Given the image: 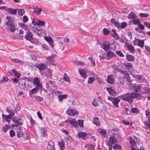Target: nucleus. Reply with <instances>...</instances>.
I'll return each mask as SVG.
<instances>
[{
	"label": "nucleus",
	"instance_id": "18",
	"mask_svg": "<svg viewBox=\"0 0 150 150\" xmlns=\"http://www.w3.org/2000/svg\"><path fill=\"white\" fill-rule=\"evenodd\" d=\"M25 38L27 40H29L30 41H32L33 40V37L32 36L31 33L29 32L27 33Z\"/></svg>",
	"mask_w": 150,
	"mask_h": 150
},
{
	"label": "nucleus",
	"instance_id": "2",
	"mask_svg": "<svg viewBox=\"0 0 150 150\" xmlns=\"http://www.w3.org/2000/svg\"><path fill=\"white\" fill-rule=\"evenodd\" d=\"M133 43L134 45H137L143 48L144 45V41L143 40H140L135 38V40L133 41Z\"/></svg>",
	"mask_w": 150,
	"mask_h": 150
},
{
	"label": "nucleus",
	"instance_id": "26",
	"mask_svg": "<svg viewBox=\"0 0 150 150\" xmlns=\"http://www.w3.org/2000/svg\"><path fill=\"white\" fill-rule=\"evenodd\" d=\"M67 97V94L60 95L58 96V100L59 101L62 102L63 99L66 98Z\"/></svg>",
	"mask_w": 150,
	"mask_h": 150
},
{
	"label": "nucleus",
	"instance_id": "63",
	"mask_svg": "<svg viewBox=\"0 0 150 150\" xmlns=\"http://www.w3.org/2000/svg\"><path fill=\"white\" fill-rule=\"evenodd\" d=\"M88 59L91 61L93 65H95V60L92 57H90Z\"/></svg>",
	"mask_w": 150,
	"mask_h": 150
},
{
	"label": "nucleus",
	"instance_id": "31",
	"mask_svg": "<svg viewBox=\"0 0 150 150\" xmlns=\"http://www.w3.org/2000/svg\"><path fill=\"white\" fill-rule=\"evenodd\" d=\"M11 60L13 62L15 63H16L18 64H24V62L21 61L19 59H12L11 58Z\"/></svg>",
	"mask_w": 150,
	"mask_h": 150
},
{
	"label": "nucleus",
	"instance_id": "54",
	"mask_svg": "<svg viewBox=\"0 0 150 150\" xmlns=\"http://www.w3.org/2000/svg\"><path fill=\"white\" fill-rule=\"evenodd\" d=\"M45 23V22L44 21L39 20L38 21V22L37 23V25L38 26H43L44 25Z\"/></svg>",
	"mask_w": 150,
	"mask_h": 150
},
{
	"label": "nucleus",
	"instance_id": "22",
	"mask_svg": "<svg viewBox=\"0 0 150 150\" xmlns=\"http://www.w3.org/2000/svg\"><path fill=\"white\" fill-rule=\"evenodd\" d=\"M130 143L131 145V149L133 150V149H135L137 145L135 141L132 139L130 140Z\"/></svg>",
	"mask_w": 150,
	"mask_h": 150
},
{
	"label": "nucleus",
	"instance_id": "7",
	"mask_svg": "<svg viewBox=\"0 0 150 150\" xmlns=\"http://www.w3.org/2000/svg\"><path fill=\"white\" fill-rule=\"evenodd\" d=\"M78 111L74 109H68L67 110L66 114L69 115L74 116L75 114H78Z\"/></svg>",
	"mask_w": 150,
	"mask_h": 150
},
{
	"label": "nucleus",
	"instance_id": "60",
	"mask_svg": "<svg viewBox=\"0 0 150 150\" xmlns=\"http://www.w3.org/2000/svg\"><path fill=\"white\" fill-rule=\"evenodd\" d=\"M11 81L13 83H19L18 80L16 78H14L11 79Z\"/></svg>",
	"mask_w": 150,
	"mask_h": 150
},
{
	"label": "nucleus",
	"instance_id": "62",
	"mask_svg": "<svg viewBox=\"0 0 150 150\" xmlns=\"http://www.w3.org/2000/svg\"><path fill=\"white\" fill-rule=\"evenodd\" d=\"M25 13L24 10H18V14L19 15L22 16Z\"/></svg>",
	"mask_w": 150,
	"mask_h": 150
},
{
	"label": "nucleus",
	"instance_id": "58",
	"mask_svg": "<svg viewBox=\"0 0 150 150\" xmlns=\"http://www.w3.org/2000/svg\"><path fill=\"white\" fill-rule=\"evenodd\" d=\"M17 134L18 137L19 138H20L23 135V132L21 131H17Z\"/></svg>",
	"mask_w": 150,
	"mask_h": 150
},
{
	"label": "nucleus",
	"instance_id": "25",
	"mask_svg": "<svg viewBox=\"0 0 150 150\" xmlns=\"http://www.w3.org/2000/svg\"><path fill=\"white\" fill-rule=\"evenodd\" d=\"M87 134L86 132H80L78 134V136L80 138L84 139L86 136Z\"/></svg>",
	"mask_w": 150,
	"mask_h": 150
},
{
	"label": "nucleus",
	"instance_id": "11",
	"mask_svg": "<svg viewBox=\"0 0 150 150\" xmlns=\"http://www.w3.org/2000/svg\"><path fill=\"white\" fill-rule=\"evenodd\" d=\"M131 89L133 92H138L140 91L141 87L139 85L134 86L132 87Z\"/></svg>",
	"mask_w": 150,
	"mask_h": 150
},
{
	"label": "nucleus",
	"instance_id": "23",
	"mask_svg": "<svg viewBox=\"0 0 150 150\" xmlns=\"http://www.w3.org/2000/svg\"><path fill=\"white\" fill-rule=\"evenodd\" d=\"M58 144L60 149L62 150H63L64 147V140L62 139L60 141L58 142Z\"/></svg>",
	"mask_w": 150,
	"mask_h": 150
},
{
	"label": "nucleus",
	"instance_id": "50",
	"mask_svg": "<svg viewBox=\"0 0 150 150\" xmlns=\"http://www.w3.org/2000/svg\"><path fill=\"white\" fill-rule=\"evenodd\" d=\"M20 125L17 124H15L13 125H12V126L14 127H16V129L18 130H21L22 129V127L21 126L19 125Z\"/></svg>",
	"mask_w": 150,
	"mask_h": 150
},
{
	"label": "nucleus",
	"instance_id": "53",
	"mask_svg": "<svg viewBox=\"0 0 150 150\" xmlns=\"http://www.w3.org/2000/svg\"><path fill=\"white\" fill-rule=\"evenodd\" d=\"M78 122L79 125L80 127H82L83 126V120H78Z\"/></svg>",
	"mask_w": 150,
	"mask_h": 150
},
{
	"label": "nucleus",
	"instance_id": "51",
	"mask_svg": "<svg viewBox=\"0 0 150 150\" xmlns=\"http://www.w3.org/2000/svg\"><path fill=\"white\" fill-rule=\"evenodd\" d=\"M10 136L11 137H13L15 135V133L13 130H11L9 131Z\"/></svg>",
	"mask_w": 150,
	"mask_h": 150
},
{
	"label": "nucleus",
	"instance_id": "21",
	"mask_svg": "<svg viewBox=\"0 0 150 150\" xmlns=\"http://www.w3.org/2000/svg\"><path fill=\"white\" fill-rule=\"evenodd\" d=\"M110 21L112 24H113L118 28H120V24L118 22L116 21L114 18H112Z\"/></svg>",
	"mask_w": 150,
	"mask_h": 150
},
{
	"label": "nucleus",
	"instance_id": "36",
	"mask_svg": "<svg viewBox=\"0 0 150 150\" xmlns=\"http://www.w3.org/2000/svg\"><path fill=\"white\" fill-rule=\"evenodd\" d=\"M98 131L100 133L103 137H105L107 133V132L105 130L102 129H99L98 130Z\"/></svg>",
	"mask_w": 150,
	"mask_h": 150
},
{
	"label": "nucleus",
	"instance_id": "52",
	"mask_svg": "<svg viewBox=\"0 0 150 150\" xmlns=\"http://www.w3.org/2000/svg\"><path fill=\"white\" fill-rule=\"evenodd\" d=\"M113 148L114 149H121V146L120 145L115 144L113 146Z\"/></svg>",
	"mask_w": 150,
	"mask_h": 150
},
{
	"label": "nucleus",
	"instance_id": "61",
	"mask_svg": "<svg viewBox=\"0 0 150 150\" xmlns=\"http://www.w3.org/2000/svg\"><path fill=\"white\" fill-rule=\"evenodd\" d=\"M28 18L27 16L24 15L23 16V22H24V23H26L28 21Z\"/></svg>",
	"mask_w": 150,
	"mask_h": 150
},
{
	"label": "nucleus",
	"instance_id": "14",
	"mask_svg": "<svg viewBox=\"0 0 150 150\" xmlns=\"http://www.w3.org/2000/svg\"><path fill=\"white\" fill-rule=\"evenodd\" d=\"M79 71L81 76L83 78L86 79V78L87 76L85 70L83 69H79Z\"/></svg>",
	"mask_w": 150,
	"mask_h": 150
},
{
	"label": "nucleus",
	"instance_id": "15",
	"mask_svg": "<svg viewBox=\"0 0 150 150\" xmlns=\"http://www.w3.org/2000/svg\"><path fill=\"white\" fill-rule=\"evenodd\" d=\"M6 111L9 113L8 115H9L10 116L12 117L15 115V112L13 110L10 109L8 107H7L6 110Z\"/></svg>",
	"mask_w": 150,
	"mask_h": 150
},
{
	"label": "nucleus",
	"instance_id": "30",
	"mask_svg": "<svg viewBox=\"0 0 150 150\" xmlns=\"http://www.w3.org/2000/svg\"><path fill=\"white\" fill-rule=\"evenodd\" d=\"M120 100L117 99L116 98H115L113 99V100L112 101V103L114 105H115L116 107H118L119 106L118 104L120 102Z\"/></svg>",
	"mask_w": 150,
	"mask_h": 150
},
{
	"label": "nucleus",
	"instance_id": "59",
	"mask_svg": "<svg viewBox=\"0 0 150 150\" xmlns=\"http://www.w3.org/2000/svg\"><path fill=\"white\" fill-rule=\"evenodd\" d=\"M43 50H47L49 49V47L46 44H43L42 46Z\"/></svg>",
	"mask_w": 150,
	"mask_h": 150
},
{
	"label": "nucleus",
	"instance_id": "55",
	"mask_svg": "<svg viewBox=\"0 0 150 150\" xmlns=\"http://www.w3.org/2000/svg\"><path fill=\"white\" fill-rule=\"evenodd\" d=\"M18 84L19 85L20 88L21 89H24L25 86V82H23V83L21 84H19V83Z\"/></svg>",
	"mask_w": 150,
	"mask_h": 150
},
{
	"label": "nucleus",
	"instance_id": "20",
	"mask_svg": "<svg viewBox=\"0 0 150 150\" xmlns=\"http://www.w3.org/2000/svg\"><path fill=\"white\" fill-rule=\"evenodd\" d=\"M70 123L74 127H76L78 126V124L77 122L74 119H72L70 120L69 121Z\"/></svg>",
	"mask_w": 150,
	"mask_h": 150
},
{
	"label": "nucleus",
	"instance_id": "42",
	"mask_svg": "<svg viewBox=\"0 0 150 150\" xmlns=\"http://www.w3.org/2000/svg\"><path fill=\"white\" fill-rule=\"evenodd\" d=\"M93 123L96 125H98L99 124V119L98 117H96L94 118L93 121Z\"/></svg>",
	"mask_w": 150,
	"mask_h": 150
},
{
	"label": "nucleus",
	"instance_id": "43",
	"mask_svg": "<svg viewBox=\"0 0 150 150\" xmlns=\"http://www.w3.org/2000/svg\"><path fill=\"white\" fill-rule=\"evenodd\" d=\"M45 40L49 43H52L53 42V39L50 37H46L44 38Z\"/></svg>",
	"mask_w": 150,
	"mask_h": 150
},
{
	"label": "nucleus",
	"instance_id": "1",
	"mask_svg": "<svg viewBox=\"0 0 150 150\" xmlns=\"http://www.w3.org/2000/svg\"><path fill=\"white\" fill-rule=\"evenodd\" d=\"M138 93H129L120 96L122 100L131 103L133 102V99L138 98L139 96Z\"/></svg>",
	"mask_w": 150,
	"mask_h": 150
},
{
	"label": "nucleus",
	"instance_id": "37",
	"mask_svg": "<svg viewBox=\"0 0 150 150\" xmlns=\"http://www.w3.org/2000/svg\"><path fill=\"white\" fill-rule=\"evenodd\" d=\"M132 21L133 24L135 25H138L140 23V21L138 19L134 18L132 21Z\"/></svg>",
	"mask_w": 150,
	"mask_h": 150
},
{
	"label": "nucleus",
	"instance_id": "34",
	"mask_svg": "<svg viewBox=\"0 0 150 150\" xmlns=\"http://www.w3.org/2000/svg\"><path fill=\"white\" fill-rule=\"evenodd\" d=\"M65 140L67 144H70L72 141V139L71 137L69 136L65 138Z\"/></svg>",
	"mask_w": 150,
	"mask_h": 150
},
{
	"label": "nucleus",
	"instance_id": "16",
	"mask_svg": "<svg viewBox=\"0 0 150 150\" xmlns=\"http://www.w3.org/2000/svg\"><path fill=\"white\" fill-rule=\"evenodd\" d=\"M114 80L113 76L110 75L107 77V82L110 84H112L114 82Z\"/></svg>",
	"mask_w": 150,
	"mask_h": 150
},
{
	"label": "nucleus",
	"instance_id": "35",
	"mask_svg": "<svg viewBox=\"0 0 150 150\" xmlns=\"http://www.w3.org/2000/svg\"><path fill=\"white\" fill-rule=\"evenodd\" d=\"M108 58H110L114 57V54L113 52L111 51H108L106 53Z\"/></svg>",
	"mask_w": 150,
	"mask_h": 150
},
{
	"label": "nucleus",
	"instance_id": "13",
	"mask_svg": "<svg viewBox=\"0 0 150 150\" xmlns=\"http://www.w3.org/2000/svg\"><path fill=\"white\" fill-rule=\"evenodd\" d=\"M56 56L55 54H53L50 56L46 57V59L50 63H52L54 60V58Z\"/></svg>",
	"mask_w": 150,
	"mask_h": 150
},
{
	"label": "nucleus",
	"instance_id": "5",
	"mask_svg": "<svg viewBox=\"0 0 150 150\" xmlns=\"http://www.w3.org/2000/svg\"><path fill=\"white\" fill-rule=\"evenodd\" d=\"M117 142V139L113 136H110L109 137V141H107V144H115Z\"/></svg>",
	"mask_w": 150,
	"mask_h": 150
},
{
	"label": "nucleus",
	"instance_id": "28",
	"mask_svg": "<svg viewBox=\"0 0 150 150\" xmlns=\"http://www.w3.org/2000/svg\"><path fill=\"white\" fill-rule=\"evenodd\" d=\"M126 57L127 59L129 61H133L134 59V58L133 56L130 54H127Z\"/></svg>",
	"mask_w": 150,
	"mask_h": 150
},
{
	"label": "nucleus",
	"instance_id": "56",
	"mask_svg": "<svg viewBox=\"0 0 150 150\" xmlns=\"http://www.w3.org/2000/svg\"><path fill=\"white\" fill-rule=\"evenodd\" d=\"M64 79V81H65L69 82V78L67 76V75L65 73L64 74L63 76Z\"/></svg>",
	"mask_w": 150,
	"mask_h": 150
},
{
	"label": "nucleus",
	"instance_id": "3",
	"mask_svg": "<svg viewBox=\"0 0 150 150\" xmlns=\"http://www.w3.org/2000/svg\"><path fill=\"white\" fill-rule=\"evenodd\" d=\"M5 26H7L8 27V29H9L10 31L12 32H13L16 30V28L15 25L12 23H10L9 22L6 23L4 24Z\"/></svg>",
	"mask_w": 150,
	"mask_h": 150
},
{
	"label": "nucleus",
	"instance_id": "44",
	"mask_svg": "<svg viewBox=\"0 0 150 150\" xmlns=\"http://www.w3.org/2000/svg\"><path fill=\"white\" fill-rule=\"evenodd\" d=\"M9 128L10 127L9 126H8L7 124L3 126V129L4 132V133H6L7 131V130L9 129Z\"/></svg>",
	"mask_w": 150,
	"mask_h": 150
},
{
	"label": "nucleus",
	"instance_id": "10",
	"mask_svg": "<svg viewBox=\"0 0 150 150\" xmlns=\"http://www.w3.org/2000/svg\"><path fill=\"white\" fill-rule=\"evenodd\" d=\"M47 148L51 150H56L54 147V142L53 141L50 140L49 142Z\"/></svg>",
	"mask_w": 150,
	"mask_h": 150
},
{
	"label": "nucleus",
	"instance_id": "40",
	"mask_svg": "<svg viewBox=\"0 0 150 150\" xmlns=\"http://www.w3.org/2000/svg\"><path fill=\"white\" fill-rule=\"evenodd\" d=\"M33 98H34L35 100L37 102H41L43 100V98L39 96H35Z\"/></svg>",
	"mask_w": 150,
	"mask_h": 150
},
{
	"label": "nucleus",
	"instance_id": "39",
	"mask_svg": "<svg viewBox=\"0 0 150 150\" xmlns=\"http://www.w3.org/2000/svg\"><path fill=\"white\" fill-rule=\"evenodd\" d=\"M123 78L126 79V81L128 83H130L131 82L129 74H126L125 76H123Z\"/></svg>",
	"mask_w": 150,
	"mask_h": 150
},
{
	"label": "nucleus",
	"instance_id": "49",
	"mask_svg": "<svg viewBox=\"0 0 150 150\" xmlns=\"http://www.w3.org/2000/svg\"><path fill=\"white\" fill-rule=\"evenodd\" d=\"M124 65L127 68H131L132 67V65L131 63H125L124 64Z\"/></svg>",
	"mask_w": 150,
	"mask_h": 150
},
{
	"label": "nucleus",
	"instance_id": "12",
	"mask_svg": "<svg viewBox=\"0 0 150 150\" xmlns=\"http://www.w3.org/2000/svg\"><path fill=\"white\" fill-rule=\"evenodd\" d=\"M2 116L3 120H4V119L5 118L6 121L8 123L10 122L12 117L10 116L9 115H6L4 114H2Z\"/></svg>",
	"mask_w": 150,
	"mask_h": 150
},
{
	"label": "nucleus",
	"instance_id": "32",
	"mask_svg": "<svg viewBox=\"0 0 150 150\" xmlns=\"http://www.w3.org/2000/svg\"><path fill=\"white\" fill-rule=\"evenodd\" d=\"M40 130L43 136H45L47 135V129L46 128H41L40 129Z\"/></svg>",
	"mask_w": 150,
	"mask_h": 150
},
{
	"label": "nucleus",
	"instance_id": "29",
	"mask_svg": "<svg viewBox=\"0 0 150 150\" xmlns=\"http://www.w3.org/2000/svg\"><path fill=\"white\" fill-rule=\"evenodd\" d=\"M127 17L129 19H134L137 18V16L133 12H131L127 16Z\"/></svg>",
	"mask_w": 150,
	"mask_h": 150
},
{
	"label": "nucleus",
	"instance_id": "46",
	"mask_svg": "<svg viewBox=\"0 0 150 150\" xmlns=\"http://www.w3.org/2000/svg\"><path fill=\"white\" fill-rule=\"evenodd\" d=\"M144 124L146 125L145 127V128L146 129L149 128L150 129V123L149 121H145L144 122Z\"/></svg>",
	"mask_w": 150,
	"mask_h": 150
},
{
	"label": "nucleus",
	"instance_id": "4",
	"mask_svg": "<svg viewBox=\"0 0 150 150\" xmlns=\"http://www.w3.org/2000/svg\"><path fill=\"white\" fill-rule=\"evenodd\" d=\"M41 88L35 87V88L30 90L29 91V94L30 97L31 98H33L34 97L33 96L32 94H36L38 93V90H41Z\"/></svg>",
	"mask_w": 150,
	"mask_h": 150
},
{
	"label": "nucleus",
	"instance_id": "9",
	"mask_svg": "<svg viewBox=\"0 0 150 150\" xmlns=\"http://www.w3.org/2000/svg\"><path fill=\"white\" fill-rule=\"evenodd\" d=\"M36 67L39 69L40 72L46 69L47 68V66L43 63L38 64L36 66Z\"/></svg>",
	"mask_w": 150,
	"mask_h": 150
},
{
	"label": "nucleus",
	"instance_id": "38",
	"mask_svg": "<svg viewBox=\"0 0 150 150\" xmlns=\"http://www.w3.org/2000/svg\"><path fill=\"white\" fill-rule=\"evenodd\" d=\"M95 80V78L94 77H91L88 78V83L89 84H91Z\"/></svg>",
	"mask_w": 150,
	"mask_h": 150
},
{
	"label": "nucleus",
	"instance_id": "33",
	"mask_svg": "<svg viewBox=\"0 0 150 150\" xmlns=\"http://www.w3.org/2000/svg\"><path fill=\"white\" fill-rule=\"evenodd\" d=\"M12 73L13 74H14V75L15 76H16L18 78H20V76H21L20 74L18 72L16 71V70L15 69H13L12 70Z\"/></svg>",
	"mask_w": 150,
	"mask_h": 150
},
{
	"label": "nucleus",
	"instance_id": "64",
	"mask_svg": "<svg viewBox=\"0 0 150 150\" xmlns=\"http://www.w3.org/2000/svg\"><path fill=\"white\" fill-rule=\"evenodd\" d=\"M144 24L146 27L148 28H150V23L144 22Z\"/></svg>",
	"mask_w": 150,
	"mask_h": 150
},
{
	"label": "nucleus",
	"instance_id": "41",
	"mask_svg": "<svg viewBox=\"0 0 150 150\" xmlns=\"http://www.w3.org/2000/svg\"><path fill=\"white\" fill-rule=\"evenodd\" d=\"M146 93L147 94L148 96L147 97V98L148 99L150 100V88H147L146 89Z\"/></svg>",
	"mask_w": 150,
	"mask_h": 150
},
{
	"label": "nucleus",
	"instance_id": "6",
	"mask_svg": "<svg viewBox=\"0 0 150 150\" xmlns=\"http://www.w3.org/2000/svg\"><path fill=\"white\" fill-rule=\"evenodd\" d=\"M33 84L35 86H36V87L42 88L41 84L40 83L39 79L38 77H35L33 81Z\"/></svg>",
	"mask_w": 150,
	"mask_h": 150
},
{
	"label": "nucleus",
	"instance_id": "47",
	"mask_svg": "<svg viewBox=\"0 0 150 150\" xmlns=\"http://www.w3.org/2000/svg\"><path fill=\"white\" fill-rule=\"evenodd\" d=\"M131 110L132 111V112L133 113H138L139 112V110L136 108H132Z\"/></svg>",
	"mask_w": 150,
	"mask_h": 150
},
{
	"label": "nucleus",
	"instance_id": "27",
	"mask_svg": "<svg viewBox=\"0 0 150 150\" xmlns=\"http://www.w3.org/2000/svg\"><path fill=\"white\" fill-rule=\"evenodd\" d=\"M127 47L129 52L132 53L134 52V47L131 45H127Z\"/></svg>",
	"mask_w": 150,
	"mask_h": 150
},
{
	"label": "nucleus",
	"instance_id": "57",
	"mask_svg": "<svg viewBox=\"0 0 150 150\" xmlns=\"http://www.w3.org/2000/svg\"><path fill=\"white\" fill-rule=\"evenodd\" d=\"M116 54L119 55L120 57H123L124 56V54L120 51H117L116 52Z\"/></svg>",
	"mask_w": 150,
	"mask_h": 150
},
{
	"label": "nucleus",
	"instance_id": "24",
	"mask_svg": "<svg viewBox=\"0 0 150 150\" xmlns=\"http://www.w3.org/2000/svg\"><path fill=\"white\" fill-rule=\"evenodd\" d=\"M107 90L111 95L114 96L116 94L114 90L111 88H107Z\"/></svg>",
	"mask_w": 150,
	"mask_h": 150
},
{
	"label": "nucleus",
	"instance_id": "19",
	"mask_svg": "<svg viewBox=\"0 0 150 150\" xmlns=\"http://www.w3.org/2000/svg\"><path fill=\"white\" fill-rule=\"evenodd\" d=\"M85 147L88 150H95V146L91 144H86Z\"/></svg>",
	"mask_w": 150,
	"mask_h": 150
},
{
	"label": "nucleus",
	"instance_id": "45",
	"mask_svg": "<svg viewBox=\"0 0 150 150\" xmlns=\"http://www.w3.org/2000/svg\"><path fill=\"white\" fill-rule=\"evenodd\" d=\"M103 33L105 35H107L109 34L110 32L109 30L106 28H104L103 29Z\"/></svg>",
	"mask_w": 150,
	"mask_h": 150
},
{
	"label": "nucleus",
	"instance_id": "17",
	"mask_svg": "<svg viewBox=\"0 0 150 150\" xmlns=\"http://www.w3.org/2000/svg\"><path fill=\"white\" fill-rule=\"evenodd\" d=\"M112 32L113 33L111 35L116 40H118L119 39V37L118 35L116 33V31L114 29H112Z\"/></svg>",
	"mask_w": 150,
	"mask_h": 150
},
{
	"label": "nucleus",
	"instance_id": "8",
	"mask_svg": "<svg viewBox=\"0 0 150 150\" xmlns=\"http://www.w3.org/2000/svg\"><path fill=\"white\" fill-rule=\"evenodd\" d=\"M103 49L105 51L110 50V43L108 41H104L103 42Z\"/></svg>",
	"mask_w": 150,
	"mask_h": 150
},
{
	"label": "nucleus",
	"instance_id": "48",
	"mask_svg": "<svg viewBox=\"0 0 150 150\" xmlns=\"http://www.w3.org/2000/svg\"><path fill=\"white\" fill-rule=\"evenodd\" d=\"M127 25V23L125 22H122L121 23V25H120V28H121L122 29L124 28Z\"/></svg>",
	"mask_w": 150,
	"mask_h": 150
}]
</instances>
